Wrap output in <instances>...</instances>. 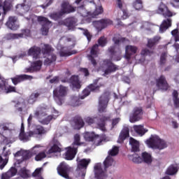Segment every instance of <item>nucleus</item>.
Returning <instances> with one entry per match:
<instances>
[{"mask_svg":"<svg viewBox=\"0 0 179 179\" xmlns=\"http://www.w3.org/2000/svg\"><path fill=\"white\" fill-rule=\"evenodd\" d=\"M54 118V116L52 115H48L47 117L41 120V124L43 125H48L50 122H51V120Z\"/></svg>","mask_w":179,"mask_h":179,"instance_id":"nucleus-63","label":"nucleus"},{"mask_svg":"<svg viewBox=\"0 0 179 179\" xmlns=\"http://www.w3.org/2000/svg\"><path fill=\"white\" fill-rule=\"evenodd\" d=\"M13 131H15V125L13 123H0V135L3 138H8L12 135Z\"/></svg>","mask_w":179,"mask_h":179,"instance_id":"nucleus-6","label":"nucleus"},{"mask_svg":"<svg viewBox=\"0 0 179 179\" xmlns=\"http://www.w3.org/2000/svg\"><path fill=\"white\" fill-rule=\"evenodd\" d=\"M98 54H99V45L96 43L91 48L90 55H87V58L89 61H90L93 66H97V62L96 61L95 58H97V57H99Z\"/></svg>","mask_w":179,"mask_h":179,"instance_id":"nucleus-12","label":"nucleus"},{"mask_svg":"<svg viewBox=\"0 0 179 179\" xmlns=\"http://www.w3.org/2000/svg\"><path fill=\"white\" fill-rule=\"evenodd\" d=\"M138 52V47L132 45H127L125 47V54L124 58L127 59V62L131 61L132 55H135Z\"/></svg>","mask_w":179,"mask_h":179,"instance_id":"nucleus-17","label":"nucleus"},{"mask_svg":"<svg viewBox=\"0 0 179 179\" xmlns=\"http://www.w3.org/2000/svg\"><path fill=\"white\" fill-rule=\"evenodd\" d=\"M41 31L43 36H48V31H50V25H43Z\"/></svg>","mask_w":179,"mask_h":179,"instance_id":"nucleus-60","label":"nucleus"},{"mask_svg":"<svg viewBox=\"0 0 179 179\" xmlns=\"http://www.w3.org/2000/svg\"><path fill=\"white\" fill-rule=\"evenodd\" d=\"M66 151L64 154L66 160H73L75 159V156L78 153V148L76 147H73V145L67 147Z\"/></svg>","mask_w":179,"mask_h":179,"instance_id":"nucleus-22","label":"nucleus"},{"mask_svg":"<svg viewBox=\"0 0 179 179\" xmlns=\"http://www.w3.org/2000/svg\"><path fill=\"white\" fill-rule=\"evenodd\" d=\"M118 152H120L118 147L114 146L113 149L108 152V153L110 156H117V155H118Z\"/></svg>","mask_w":179,"mask_h":179,"instance_id":"nucleus-62","label":"nucleus"},{"mask_svg":"<svg viewBox=\"0 0 179 179\" xmlns=\"http://www.w3.org/2000/svg\"><path fill=\"white\" fill-rule=\"evenodd\" d=\"M27 54L29 57H32L34 59H38L40 55H41V48L34 45L28 50Z\"/></svg>","mask_w":179,"mask_h":179,"instance_id":"nucleus-21","label":"nucleus"},{"mask_svg":"<svg viewBox=\"0 0 179 179\" xmlns=\"http://www.w3.org/2000/svg\"><path fill=\"white\" fill-rule=\"evenodd\" d=\"M156 13L158 15H162L164 17H173L174 16V14L173 12H171L169 9L167 5H166L164 3L161 2L159 5L158 6L157 9L156 10Z\"/></svg>","mask_w":179,"mask_h":179,"instance_id":"nucleus-10","label":"nucleus"},{"mask_svg":"<svg viewBox=\"0 0 179 179\" xmlns=\"http://www.w3.org/2000/svg\"><path fill=\"white\" fill-rule=\"evenodd\" d=\"M108 104V96L106 94H102L99 101V112L106 113V108Z\"/></svg>","mask_w":179,"mask_h":179,"instance_id":"nucleus-20","label":"nucleus"},{"mask_svg":"<svg viewBox=\"0 0 179 179\" xmlns=\"http://www.w3.org/2000/svg\"><path fill=\"white\" fill-rule=\"evenodd\" d=\"M93 24L94 27L97 29V30H99V31H101L103 29H106V27L108 26H111V24H113V20L110 19H101L98 21H94L93 22Z\"/></svg>","mask_w":179,"mask_h":179,"instance_id":"nucleus-15","label":"nucleus"},{"mask_svg":"<svg viewBox=\"0 0 179 179\" xmlns=\"http://www.w3.org/2000/svg\"><path fill=\"white\" fill-rule=\"evenodd\" d=\"M76 22V18H75V17L66 18V27L68 28V30H73V29H75Z\"/></svg>","mask_w":179,"mask_h":179,"instance_id":"nucleus-29","label":"nucleus"},{"mask_svg":"<svg viewBox=\"0 0 179 179\" xmlns=\"http://www.w3.org/2000/svg\"><path fill=\"white\" fill-rule=\"evenodd\" d=\"M6 37L7 40H16L20 38V37H22V35H19V34L9 33L6 35Z\"/></svg>","mask_w":179,"mask_h":179,"instance_id":"nucleus-53","label":"nucleus"},{"mask_svg":"<svg viewBox=\"0 0 179 179\" xmlns=\"http://www.w3.org/2000/svg\"><path fill=\"white\" fill-rule=\"evenodd\" d=\"M146 143L149 148L152 149L163 150V149L167 148V143L157 135H152L151 137L146 141Z\"/></svg>","mask_w":179,"mask_h":179,"instance_id":"nucleus-2","label":"nucleus"},{"mask_svg":"<svg viewBox=\"0 0 179 179\" xmlns=\"http://www.w3.org/2000/svg\"><path fill=\"white\" fill-rule=\"evenodd\" d=\"M83 143H80V135L76 134L74 136V142L72 143L71 146H73L74 148H79Z\"/></svg>","mask_w":179,"mask_h":179,"instance_id":"nucleus-48","label":"nucleus"},{"mask_svg":"<svg viewBox=\"0 0 179 179\" xmlns=\"http://www.w3.org/2000/svg\"><path fill=\"white\" fill-rule=\"evenodd\" d=\"M156 86L159 90H163L164 92H167L169 87H170L167 80H166V76L164 75L160 76L159 78L156 79Z\"/></svg>","mask_w":179,"mask_h":179,"instance_id":"nucleus-13","label":"nucleus"},{"mask_svg":"<svg viewBox=\"0 0 179 179\" xmlns=\"http://www.w3.org/2000/svg\"><path fill=\"white\" fill-rule=\"evenodd\" d=\"M132 6L136 10H141V9H143V1L135 0L133 2Z\"/></svg>","mask_w":179,"mask_h":179,"instance_id":"nucleus-45","label":"nucleus"},{"mask_svg":"<svg viewBox=\"0 0 179 179\" xmlns=\"http://www.w3.org/2000/svg\"><path fill=\"white\" fill-rule=\"evenodd\" d=\"M62 149L58 146L57 144L53 145L50 149L46 152L47 155H52V153H61Z\"/></svg>","mask_w":179,"mask_h":179,"instance_id":"nucleus-42","label":"nucleus"},{"mask_svg":"<svg viewBox=\"0 0 179 179\" xmlns=\"http://www.w3.org/2000/svg\"><path fill=\"white\" fill-rule=\"evenodd\" d=\"M18 18L16 16H10L8 17V19L7 22H6V26L10 30H12L13 31H16L20 26L19 24H17Z\"/></svg>","mask_w":179,"mask_h":179,"instance_id":"nucleus-14","label":"nucleus"},{"mask_svg":"<svg viewBox=\"0 0 179 179\" xmlns=\"http://www.w3.org/2000/svg\"><path fill=\"white\" fill-rule=\"evenodd\" d=\"M128 137H129V129L124 128L122 130L119 136V139L121 142H124Z\"/></svg>","mask_w":179,"mask_h":179,"instance_id":"nucleus-39","label":"nucleus"},{"mask_svg":"<svg viewBox=\"0 0 179 179\" xmlns=\"http://www.w3.org/2000/svg\"><path fill=\"white\" fill-rule=\"evenodd\" d=\"M45 157H47V155L45 154V152L42 151L36 155L35 160L36 162H40L43 160V159H45Z\"/></svg>","mask_w":179,"mask_h":179,"instance_id":"nucleus-56","label":"nucleus"},{"mask_svg":"<svg viewBox=\"0 0 179 179\" xmlns=\"http://www.w3.org/2000/svg\"><path fill=\"white\" fill-rule=\"evenodd\" d=\"M78 51L76 50H72L71 52H64V51H60L59 52V55L60 57H69L71 55H73L75 54H77Z\"/></svg>","mask_w":179,"mask_h":179,"instance_id":"nucleus-59","label":"nucleus"},{"mask_svg":"<svg viewBox=\"0 0 179 179\" xmlns=\"http://www.w3.org/2000/svg\"><path fill=\"white\" fill-rule=\"evenodd\" d=\"M154 52H155L153 50H149L148 48H144L141 50V54L143 57H148V55L150 57V55H153Z\"/></svg>","mask_w":179,"mask_h":179,"instance_id":"nucleus-58","label":"nucleus"},{"mask_svg":"<svg viewBox=\"0 0 179 179\" xmlns=\"http://www.w3.org/2000/svg\"><path fill=\"white\" fill-rule=\"evenodd\" d=\"M101 68H106L103 70L104 73L103 76H107V75H110V73H113V72H115L118 69V67L110 59H105L103 62V64L101 66Z\"/></svg>","mask_w":179,"mask_h":179,"instance_id":"nucleus-8","label":"nucleus"},{"mask_svg":"<svg viewBox=\"0 0 179 179\" xmlns=\"http://www.w3.org/2000/svg\"><path fill=\"white\" fill-rule=\"evenodd\" d=\"M6 146L3 148V153H2V156L3 157H4V160H7V162H9V156H10L11 152H10V150H6Z\"/></svg>","mask_w":179,"mask_h":179,"instance_id":"nucleus-54","label":"nucleus"},{"mask_svg":"<svg viewBox=\"0 0 179 179\" xmlns=\"http://www.w3.org/2000/svg\"><path fill=\"white\" fill-rule=\"evenodd\" d=\"M61 10L64 15H69V13H73L76 12V7L72 6L68 1H64L61 5Z\"/></svg>","mask_w":179,"mask_h":179,"instance_id":"nucleus-16","label":"nucleus"},{"mask_svg":"<svg viewBox=\"0 0 179 179\" xmlns=\"http://www.w3.org/2000/svg\"><path fill=\"white\" fill-rule=\"evenodd\" d=\"M32 132L34 134V136H38L39 138H41L47 134V129H45L43 126H37Z\"/></svg>","mask_w":179,"mask_h":179,"instance_id":"nucleus-28","label":"nucleus"},{"mask_svg":"<svg viewBox=\"0 0 179 179\" xmlns=\"http://www.w3.org/2000/svg\"><path fill=\"white\" fill-rule=\"evenodd\" d=\"M159 41L160 36H155L152 38H150L148 41L147 47L148 48H153V47H155V45H156V44H157V43H159Z\"/></svg>","mask_w":179,"mask_h":179,"instance_id":"nucleus-37","label":"nucleus"},{"mask_svg":"<svg viewBox=\"0 0 179 179\" xmlns=\"http://www.w3.org/2000/svg\"><path fill=\"white\" fill-rule=\"evenodd\" d=\"M78 29H79V30H82L83 34H84V36H85L88 43H90V41H92V38H93V35H92V34H90V32L89 31L88 29H86L84 28H78Z\"/></svg>","mask_w":179,"mask_h":179,"instance_id":"nucleus-47","label":"nucleus"},{"mask_svg":"<svg viewBox=\"0 0 179 179\" xmlns=\"http://www.w3.org/2000/svg\"><path fill=\"white\" fill-rule=\"evenodd\" d=\"M143 162L146 163L147 164H150L152 163V155L146 152H144L141 154Z\"/></svg>","mask_w":179,"mask_h":179,"instance_id":"nucleus-43","label":"nucleus"},{"mask_svg":"<svg viewBox=\"0 0 179 179\" xmlns=\"http://www.w3.org/2000/svg\"><path fill=\"white\" fill-rule=\"evenodd\" d=\"M103 12V10L102 6H96L95 10L92 13H88V15H90L91 17L94 18V17H97L99 15H101Z\"/></svg>","mask_w":179,"mask_h":179,"instance_id":"nucleus-44","label":"nucleus"},{"mask_svg":"<svg viewBox=\"0 0 179 179\" xmlns=\"http://www.w3.org/2000/svg\"><path fill=\"white\" fill-rule=\"evenodd\" d=\"M20 176L22 178H29L30 177V171L26 167H23L20 170Z\"/></svg>","mask_w":179,"mask_h":179,"instance_id":"nucleus-46","label":"nucleus"},{"mask_svg":"<svg viewBox=\"0 0 179 179\" xmlns=\"http://www.w3.org/2000/svg\"><path fill=\"white\" fill-rule=\"evenodd\" d=\"M126 41L127 38L121 37L120 34L115 35L113 38V41L117 45L120 44V43H124Z\"/></svg>","mask_w":179,"mask_h":179,"instance_id":"nucleus-51","label":"nucleus"},{"mask_svg":"<svg viewBox=\"0 0 179 179\" xmlns=\"http://www.w3.org/2000/svg\"><path fill=\"white\" fill-rule=\"evenodd\" d=\"M108 120H110V117L108 116H103L99 119L97 125L101 131H106V121H108Z\"/></svg>","mask_w":179,"mask_h":179,"instance_id":"nucleus-32","label":"nucleus"},{"mask_svg":"<svg viewBox=\"0 0 179 179\" xmlns=\"http://www.w3.org/2000/svg\"><path fill=\"white\" fill-rule=\"evenodd\" d=\"M19 136L21 141H30V138H31V136H34V134L31 131L26 133L24 131V133H20Z\"/></svg>","mask_w":179,"mask_h":179,"instance_id":"nucleus-36","label":"nucleus"},{"mask_svg":"<svg viewBox=\"0 0 179 179\" xmlns=\"http://www.w3.org/2000/svg\"><path fill=\"white\" fill-rule=\"evenodd\" d=\"M31 34V31L29 29H21V33L18 34V35H21V36H19L20 38H23V37H30Z\"/></svg>","mask_w":179,"mask_h":179,"instance_id":"nucleus-52","label":"nucleus"},{"mask_svg":"<svg viewBox=\"0 0 179 179\" xmlns=\"http://www.w3.org/2000/svg\"><path fill=\"white\" fill-rule=\"evenodd\" d=\"M71 169L69 165L63 162L59 164L57 170L59 176H61L63 178L69 179V173H71Z\"/></svg>","mask_w":179,"mask_h":179,"instance_id":"nucleus-9","label":"nucleus"},{"mask_svg":"<svg viewBox=\"0 0 179 179\" xmlns=\"http://www.w3.org/2000/svg\"><path fill=\"white\" fill-rule=\"evenodd\" d=\"M133 128L135 132H136V134L138 135H141V136H143V135H145V134L148 132V130L143 129V125H134Z\"/></svg>","mask_w":179,"mask_h":179,"instance_id":"nucleus-40","label":"nucleus"},{"mask_svg":"<svg viewBox=\"0 0 179 179\" xmlns=\"http://www.w3.org/2000/svg\"><path fill=\"white\" fill-rule=\"evenodd\" d=\"M84 139L86 142H92L93 145H95V146H100L101 142H103V138L94 134V132L86 131L84 134Z\"/></svg>","mask_w":179,"mask_h":179,"instance_id":"nucleus-7","label":"nucleus"},{"mask_svg":"<svg viewBox=\"0 0 179 179\" xmlns=\"http://www.w3.org/2000/svg\"><path fill=\"white\" fill-rule=\"evenodd\" d=\"M129 159L133 162V163H136V164H139L143 163L142 157L139 156V155L134 152L133 155H128Z\"/></svg>","mask_w":179,"mask_h":179,"instance_id":"nucleus-33","label":"nucleus"},{"mask_svg":"<svg viewBox=\"0 0 179 179\" xmlns=\"http://www.w3.org/2000/svg\"><path fill=\"white\" fill-rule=\"evenodd\" d=\"M98 82H99V80H95L94 83L90 84L88 86V89H89L90 92H100V87H101V86H103V85H97Z\"/></svg>","mask_w":179,"mask_h":179,"instance_id":"nucleus-38","label":"nucleus"},{"mask_svg":"<svg viewBox=\"0 0 179 179\" xmlns=\"http://www.w3.org/2000/svg\"><path fill=\"white\" fill-rule=\"evenodd\" d=\"M166 58H167V53L166 52L162 53L160 57V61H159L160 65H164V64H166Z\"/></svg>","mask_w":179,"mask_h":179,"instance_id":"nucleus-64","label":"nucleus"},{"mask_svg":"<svg viewBox=\"0 0 179 179\" xmlns=\"http://www.w3.org/2000/svg\"><path fill=\"white\" fill-rule=\"evenodd\" d=\"M173 20L171 18H166L164 20L159 27V32L164 33L166 30L171 27Z\"/></svg>","mask_w":179,"mask_h":179,"instance_id":"nucleus-26","label":"nucleus"},{"mask_svg":"<svg viewBox=\"0 0 179 179\" xmlns=\"http://www.w3.org/2000/svg\"><path fill=\"white\" fill-rule=\"evenodd\" d=\"M22 8H24V10L25 13H27L30 10V8H31V1H29L27 3V0L24 1V3H22Z\"/></svg>","mask_w":179,"mask_h":179,"instance_id":"nucleus-55","label":"nucleus"},{"mask_svg":"<svg viewBox=\"0 0 179 179\" xmlns=\"http://www.w3.org/2000/svg\"><path fill=\"white\" fill-rule=\"evenodd\" d=\"M74 4L77 5L75 6L76 8L77 12L81 15V16H86V8H85V0H75Z\"/></svg>","mask_w":179,"mask_h":179,"instance_id":"nucleus-24","label":"nucleus"},{"mask_svg":"<svg viewBox=\"0 0 179 179\" xmlns=\"http://www.w3.org/2000/svg\"><path fill=\"white\" fill-rule=\"evenodd\" d=\"M129 145H131V152H134V153H136V152H139L141 150L139 148V141L132 137H130L129 138Z\"/></svg>","mask_w":179,"mask_h":179,"instance_id":"nucleus-30","label":"nucleus"},{"mask_svg":"<svg viewBox=\"0 0 179 179\" xmlns=\"http://www.w3.org/2000/svg\"><path fill=\"white\" fill-rule=\"evenodd\" d=\"M142 118H143V109L139 107L134 108L129 115L130 122H138V121H141Z\"/></svg>","mask_w":179,"mask_h":179,"instance_id":"nucleus-11","label":"nucleus"},{"mask_svg":"<svg viewBox=\"0 0 179 179\" xmlns=\"http://www.w3.org/2000/svg\"><path fill=\"white\" fill-rule=\"evenodd\" d=\"M33 79V76H29L27 74L17 75L15 77L10 78L12 83L16 86L19 85V83H22V82H24V80H31Z\"/></svg>","mask_w":179,"mask_h":179,"instance_id":"nucleus-18","label":"nucleus"},{"mask_svg":"<svg viewBox=\"0 0 179 179\" xmlns=\"http://www.w3.org/2000/svg\"><path fill=\"white\" fill-rule=\"evenodd\" d=\"M41 96V92H34L28 98L29 104H34L38 100V97Z\"/></svg>","mask_w":179,"mask_h":179,"instance_id":"nucleus-31","label":"nucleus"},{"mask_svg":"<svg viewBox=\"0 0 179 179\" xmlns=\"http://www.w3.org/2000/svg\"><path fill=\"white\" fill-rule=\"evenodd\" d=\"M106 45H107V38L104 36H101L98 39V45H99V47H106Z\"/></svg>","mask_w":179,"mask_h":179,"instance_id":"nucleus-57","label":"nucleus"},{"mask_svg":"<svg viewBox=\"0 0 179 179\" xmlns=\"http://www.w3.org/2000/svg\"><path fill=\"white\" fill-rule=\"evenodd\" d=\"M17 174V169L15 167H11L6 173H2L1 179H10L12 177Z\"/></svg>","mask_w":179,"mask_h":179,"instance_id":"nucleus-27","label":"nucleus"},{"mask_svg":"<svg viewBox=\"0 0 179 179\" xmlns=\"http://www.w3.org/2000/svg\"><path fill=\"white\" fill-rule=\"evenodd\" d=\"M33 156V153L30 151H23L22 159H19L17 161V164H20L23 163L24 160H29Z\"/></svg>","mask_w":179,"mask_h":179,"instance_id":"nucleus-35","label":"nucleus"},{"mask_svg":"<svg viewBox=\"0 0 179 179\" xmlns=\"http://www.w3.org/2000/svg\"><path fill=\"white\" fill-rule=\"evenodd\" d=\"M90 159H83L78 162L76 173H78V177L85 179L87 166L90 164Z\"/></svg>","mask_w":179,"mask_h":179,"instance_id":"nucleus-5","label":"nucleus"},{"mask_svg":"<svg viewBox=\"0 0 179 179\" xmlns=\"http://www.w3.org/2000/svg\"><path fill=\"white\" fill-rule=\"evenodd\" d=\"M71 125L74 129H82L85 127V121H83L82 117L76 115L71 120Z\"/></svg>","mask_w":179,"mask_h":179,"instance_id":"nucleus-23","label":"nucleus"},{"mask_svg":"<svg viewBox=\"0 0 179 179\" xmlns=\"http://www.w3.org/2000/svg\"><path fill=\"white\" fill-rule=\"evenodd\" d=\"M15 13L16 15H19L20 16H23L24 15L25 11L23 8V4H17L15 7Z\"/></svg>","mask_w":179,"mask_h":179,"instance_id":"nucleus-50","label":"nucleus"},{"mask_svg":"<svg viewBox=\"0 0 179 179\" xmlns=\"http://www.w3.org/2000/svg\"><path fill=\"white\" fill-rule=\"evenodd\" d=\"M41 49V52L43 55H51L50 57H48L44 60V65H51L57 61V55L53 54L55 49L50 44H44Z\"/></svg>","mask_w":179,"mask_h":179,"instance_id":"nucleus-3","label":"nucleus"},{"mask_svg":"<svg viewBox=\"0 0 179 179\" xmlns=\"http://www.w3.org/2000/svg\"><path fill=\"white\" fill-rule=\"evenodd\" d=\"M6 93L8 94L9 93H16V87L8 85L5 87Z\"/></svg>","mask_w":179,"mask_h":179,"instance_id":"nucleus-61","label":"nucleus"},{"mask_svg":"<svg viewBox=\"0 0 179 179\" xmlns=\"http://www.w3.org/2000/svg\"><path fill=\"white\" fill-rule=\"evenodd\" d=\"M68 92V88L63 85H59L53 90V95L55 97V100L59 106H62L64 101V97L66 96Z\"/></svg>","mask_w":179,"mask_h":179,"instance_id":"nucleus-4","label":"nucleus"},{"mask_svg":"<svg viewBox=\"0 0 179 179\" xmlns=\"http://www.w3.org/2000/svg\"><path fill=\"white\" fill-rule=\"evenodd\" d=\"M10 10V3L8 1V0H6L3 2V5H0V16L2 15V18L1 20H3L5 18V16L6 15V13H8V11Z\"/></svg>","mask_w":179,"mask_h":179,"instance_id":"nucleus-25","label":"nucleus"},{"mask_svg":"<svg viewBox=\"0 0 179 179\" xmlns=\"http://www.w3.org/2000/svg\"><path fill=\"white\" fill-rule=\"evenodd\" d=\"M61 82H62V83H69V82H71V85L73 87H76V89H80L81 87L79 76H72L71 78L66 77L62 79Z\"/></svg>","mask_w":179,"mask_h":179,"instance_id":"nucleus-19","label":"nucleus"},{"mask_svg":"<svg viewBox=\"0 0 179 179\" xmlns=\"http://www.w3.org/2000/svg\"><path fill=\"white\" fill-rule=\"evenodd\" d=\"M37 22H38L41 26H47L51 24V21H50L48 18L44 16H38Z\"/></svg>","mask_w":179,"mask_h":179,"instance_id":"nucleus-41","label":"nucleus"},{"mask_svg":"<svg viewBox=\"0 0 179 179\" xmlns=\"http://www.w3.org/2000/svg\"><path fill=\"white\" fill-rule=\"evenodd\" d=\"M62 16H64V14L62 10L57 13H52L50 15V17L53 20H59V19L62 18Z\"/></svg>","mask_w":179,"mask_h":179,"instance_id":"nucleus-49","label":"nucleus"},{"mask_svg":"<svg viewBox=\"0 0 179 179\" xmlns=\"http://www.w3.org/2000/svg\"><path fill=\"white\" fill-rule=\"evenodd\" d=\"M177 173H178V167L174 164L169 166L166 171V176H174Z\"/></svg>","mask_w":179,"mask_h":179,"instance_id":"nucleus-34","label":"nucleus"},{"mask_svg":"<svg viewBox=\"0 0 179 179\" xmlns=\"http://www.w3.org/2000/svg\"><path fill=\"white\" fill-rule=\"evenodd\" d=\"M114 159L112 157L108 156L103 162L104 169H103V166L101 163H97L94 166V173L95 178L96 179H106L107 178V169L113 166Z\"/></svg>","mask_w":179,"mask_h":179,"instance_id":"nucleus-1","label":"nucleus"}]
</instances>
